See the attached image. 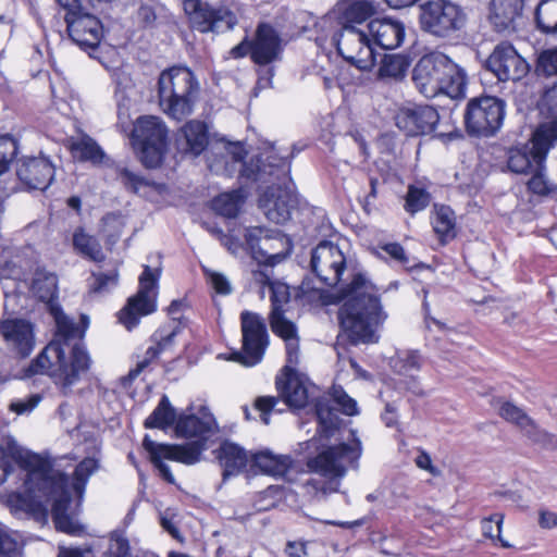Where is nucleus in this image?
Masks as SVG:
<instances>
[{
  "label": "nucleus",
  "mask_w": 557,
  "mask_h": 557,
  "mask_svg": "<svg viewBox=\"0 0 557 557\" xmlns=\"http://www.w3.org/2000/svg\"><path fill=\"white\" fill-rule=\"evenodd\" d=\"M15 465L27 472L25 485L34 500L32 510L37 518L46 521L50 506L57 530L72 535L81 534L83 528L67 515V511L73 502L76 507L81 506L88 480L99 468L98 460L91 457L85 458L69 478L53 468L54 461L49 457L22 447L11 437L2 438L0 441V485L13 472Z\"/></svg>",
  "instance_id": "1"
},
{
  "label": "nucleus",
  "mask_w": 557,
  "mask_h": 557,
  "mask_svg": "<svg viewBox=\"0 0 557 557\" xmlns=\"http://www.w3.org/2000/svg\"><path fill=\"white\" fill-rule=\"evenodd\" d=\"M145 428L159 429L175 437L191 440L185 445H169L158 444L145 436L144 447L150 454L151 461L160 475L169 483H174L175 479L163 459L194 465L200 460L202 450L222 440L226 434L218 426L215 420H145Z\"/></svg>",
  "instance_id": "2"
},
{
  "label": "nucleus",
  "mask_w": 557,
  "mask_h": 557,
  "mask_svg": "<svg viewBox=\"0 0 557 557\" xmlns=\"http://www.w3.org/2000/svg\"><path fill=\"white\" fill-rule=\"evenodd\" d=\"M341 325L352 344L375 343L376 332L387 319L377 287L362 273L352 276L342 290Z\"/></svg>",
  "instance_id": "3"
},
{
  "label": "nucleus",
  "mask_w": 557,
  "mask_h": 557,
  "mask_svg": "<svg viewBox=\"0 0 557 557\" xmlns=\"http://www.w3.org/2000/svg\"><path fill=\"white\" fill-rule=\"evenodd\" d=\"M57 324L55 338L32 362L28 375L48 374L63 385L73 384L90 367V358L81 344L70 345L77 332L75 324L62 312L60 306L49 310Z\"/></svg>",
  "instance_id": "4"
},
{
  "label": "nucleus",
  "mask_w": 557,
  "mask_h": 557,
  "mask_svg": "<svg viewBox=\"0 0 557 557\" xmlns=\"http://www.w3.org/2000/svg\"><path fill=\"white\" fill-rule=\"evenodd\" d=\"M317 435L311 440L319 443L320 451L307 460L309 471L331 480L343 479L350 467L361 457V442L354 432L341 426V420H317Z\"/></svg>",
  "instance_id": "5"
},
{
  "label": "nucleus",
  "mask_w": 557,
  "mask_h": 557,
  "mask_svg": "<svg viewBox=\"0 0 557 557\" xmlns=\"http://www.w3.org/2000/svg\"><path fill=\"white\" fill-rule=\"evenodd\" d=\"M276 388L283 400L273 396H260L255 400V408L261 416L281 414L289 407L294 414L300 410L313 412L315 418H325L330 413L329 399L315 385L302 381L296 373H284L276 377Z\"/></svg>",
  "instance_id": "6"
},
{
  "label": "nucleus",
  "mask_w": 557,
  "mask_h": 557,
  "mask_svg": "<svg viewBox=\"0 0 557 557\" xmlns=\"http://www.w3.org/2000/svg\"><path fill=\"white\" fill-rule=\"evenodd\" d=\"M412 79L426 98L443 94L455 99L465 95V71L441 52L423 55L413 67Z\"/></svg>",
  "instance_id": "7"
},
{
  "label": "nucleus",
  "mask_w": 557,
  "mask_h": 557,
  "mask_svg": "<svg viewBox=\"0 0 557 557\" xmlns=\"http://www.w3.org/2000/svg\"><path fill=\"white\" fill-rule=\"evenodd\" d=\"M198 89V83L187 67L165 70L158 81L160 108L170 117L181 121L193 113Z\"/></svg>",
  "instance_id": "8"
},
{
  "label": "nucleus",
  "mask_w": 557,
  "mask_h": 557,
  "mask_svg": "<svg viewBox=\"0 0 557 557\" xmlns=\"http://www.w3.org/2000/svg\"><path fill=\"white\" fill-rule=\"evenodd\" d=\"M420 9L421 28L434 37L450 38L467 23L463 9L450 0H429Z\"/></svg>",
  "instance_id": "9"
},
{
  "label": "nucleus",
  "mask_w": 557,
  "mask_h": 557,
  "mask_svg": "<svg viewBox=\"0 0 557 557\" xmlns=\"http://www.w3.org/2000/svg\"><path fill=\"white\" fill-rule=\"evenodd\" d=\"M133 143L139 151V158L146 168H157L168 144V128L164 122L153 115L141 116L133 129Z\"/></svg>",
  "instance_id": "10"
},
{
  "label": "nucleus",
  "mask_w": 557,
  "mask_h": 557,
  "mask_svg": "<svg viewBox=\"0 0 557 557\" xmlns=\"http://www.w3.org/2000/svg\"><path fill=\"white\" fill-rule=\"evenodd\" d=\"M505 101L493 96L472 98L465 111V124L468 134L478 137L495 135L505 117Z\"/></svg>",
  "instance_id": "11"
},
{
  "label": "nucleus",
  "mask_w": 557,
  "mask_h": 557,
  "mask_svg": "<svg viewBox=\"0 0 557 557\" xmlns=\"http://www.w3.org/2000/svg\"><path fill=\"white\" fill-rule=\"evenodd\" d=\"M240 327L243 351L233 352L230 359L246 367L256 366L262 360L269 346L265 321L260 314L245 310L240 313Z\"/></svg>",
  "instance_id": "12"
},
{
  "label": "nucleus",
  "mask_w": 557,
  "mask_h": 557,
  "mask_svg": "<svg viewBox=\"0 0 557 557\" xmlns=\"http://www.w3.org/2000/svg\"><path fill=\"white\" fill-rule=\"evenodd\" d=\"M159 274V270H152L149 265H145L139 276L138 292L128 298L127 304L119 312V321L128 331L137 326L141 317L156 311Z\"/></svg>",
  "instance_id": "13"
},
{
  "label": "nucleus",
  "mask_w": 557,
  "mask_h": 557,
  "mask_svg": "<svg viewBox=\"0 0 557 557\" xmlns=\"http://www.w3.org/2000/svg\"><path fill=\"white\" fill-rule=\"evenodd\" d=\"M183 5L193 28L200 33L225 32L237 24L235 13L224 4H213L206 0H185Z\"/></svg>",
  "instance_id": "14"
},
{
  "label": "nucleus",
  "mask_w": 557,
  "mask_h": 557,
  "mask_svg": "<svg viewBox=\"0 0 557 557\" xmlns=\"http://www.w3.org/2000/svg\"><path fill=\"white\" fill-rule=\"evenodd\" d=\"M338 53L361 71H369L375 64V54L369 32L356 25L343 26L334 36Z\"/></svg>",
  "instance_id": "15"
},
{
  "label": "nucleus",
  "mask_w": 557,
  "mask_h": 557,
  "mask_svg": "<svg viewBox=\"0 0 557 557\" xmlns=\"http://www.w3.org/2000/svg\"><path fill=\"white\" fill-rule=\"evenodd\" d=\"M556 138L555 127L541 125L536 129L535 168L529 173L532 176L527 183L528 189L534 195L549 197L557 193V185L548 177L545 166L546 154L553 147Z\"/></svg>",
  "instance_id": "16"
},
{
  "label": "nucleus",
  "mask_w": 557,
  "mask_h": 557,
  "mask_svg": "<svg viewBox=\"0 0 557 557\" xmlns=\"http://www.w3.org/2000/svg\"><path fill=\"white\" fill-rule=\"evenodd\" d=\"M485 67L498 81H520L528 75L530 65L508 41L496 45L485 61Z\"/></svg>",
  "instance_id": "17"
},
{
  "label": "nucleus",
  "mask_w": 557,
  "mask_h": 557,
  "mask_svg": "<svg viewBox=\"0 0 557 557\" xmlns=\"http://www.w3.org/2000/svg\"><path fill=\"white\" fill-rule=\"evenodd\" d=\"M345 265L344 253L332 243L322 242L312 250L311 270L326 286H335L339 283Z\"/></svg>",
  "instance_id": "18"
},
{
  "label": "nucleus",
  "mask_w": 557,
  "mask_h": 557,
  "mask_svg": "<svg viewBox=\"0 0 557 557\" xmlns=\"http://www.w3.org/2000/svg\"><path fill=\"white\" fill-rule=\"evenodd\" d=\"M0 345L16 357L25 358L34 349V329L24 319H8L0 322Z\"/></svg>",
  "instance_id": "19"
},
{
  "label": "nucleus",
  "mask_w": 557,
  "mask_h": 557,
  "mask_svg": "<svg viewBox=\"0 0 557 557\" xmlns=\"http://www.w3.org/2000/svg\"><path fill=\"white\" fill-rule=\"evenodd\" d=\"M440 122V114L432 106H413L400 109L396 116V126L407 136H420L432 133Z\"/></svg>",
  "instance_id": "20"
},
{
  "label": "nucleus",
  "mask_w": 557,
  "mask_h": 557,
  "mask_svg": "<svg viewBox=\"0 0 557 557\" xmlns=\"http://www.w3.org/2000/svg\"><path fill=\"white\" fill-rule=\"evenodd\" d=\"M70 38L81 48H96L103 36L100 20L86 10L64 15Z\"/></svg>",
  "instance_id": "21"
},
{
  "label": "nucleus",
  "mask_w": 557,
  "mask_h": 557,
  "mask_svg": "<svg viewBox=\"0 0 557 557\" xmlns=\"http://www.w3.org/2000/svg\"><path fill=\"white\" fill-rule=\"evenodd\" d=\"M16 175L28 189H47L54 177V166L46 158H25L17 162Z\"/></svg>",
  "instance_id": "22"
},
{
  "label": "nucleus",
  "mask_w": 557,
  "mask_h": 557,
  "mask_svg": "<svg viewBox=\"0 0 557 557\" xmlns=\"http://www.w3.org/2000/svg\"><path fill=\"white\" fill-rule=\"evenodd\" d=\"M367 30L372 40L383 49L398 48L405 38V25L398 20L391 17L374 18L367 26Z\"/></svg>",
  "instance_id": "23"
},
{
  "label": "nucleus",
  "mask_w": 557,
  "mask_h": 557,
  "mask_svg": "<svg viewBox=\"0 0 557 557\" xmlns=\"http://www.w3.org/2000/svg\"><path fill=\"white\" fill-rule=\"evenodd\" d=\"M182 332L180 323L173 321L172 323L160 326L151 336V345L147 348L145 357L138 362L137 368L129 372V376L138 375L152 360L159 357L162 352L173 349L175 346V338Z\"/></svg>",
  "instance_id": "24"
},
{
  "label": "nucleus",
  "mask_w": 557,
  "mask_h": 557,
  "mask_svg": "<svg viewBox=\"0 0 557 557\" xmlns=\"http://www.w3.org/2000/svg\"><path fill=\"white\" fill-rule=\"evenodd\" d=\"M281 52V39L276 30L267 23H261L256 29L252 41L251 60L260 65L275 61Z\"/></svg>",
  "instance_id": "25"
},
{
  "label": "nucleus",
  "mask_w": 557,
  "mask_h": 557,
  "mask_svg": "<svg viewBox=\"0 0 557 557\" xmlns=\"http://www.w3.org/2000/svg\"><path fill=\"white\" fill-rule=\"evenodd\" d=\"M245 240L252 258L259 265L274 267L286 258L284 252L268 251L271 244V234L262 227H248L245 231Z\"/></svg>",
  "instance_id": "26"
},
{
  "label": "nucleus",
  "mask_w": 557,
  "mask_h": 557,
  "mask_svg": "<svg viewBox=\"0 0 557 557\" xmlns=\"http://www.w3.org/2000/svg\"><path fill=\"white\" fill-rule=\"evenodd\" d=\"M522 10L523 0H491L490 21L499 32L515 29Z\"/></svg>",
  "instance_id": "27"
},
{
  "label": "nucleus",
  "mask_w": 557,
  "mask_h": 557,
  "mask_svg": "<svg viewBox=\"0 0 557 557\" xmlns=\"http://www.w3.org/2000/svg\"><path fill=\"white\" fill-rule=\"evenodd\" d=\"M208 128L205 123L191 120L180 131L178 146L185 153L199 156L208 146Z\"/></svg>",
  "instance_id": "28"
},
{
  "label": "nucleus",
  "mask_w": 557,
  "mask_h": 557,
  "mask_svg": "<svg viewBox=\"0 0 557 557\" xmlns=\"http://www.w3.org/2000/svg\"><path fill=\"white\" fill-rule=\"evenodd\" d=\"M376 11L373 0H341L335 12L343 26L362 24Z\"/></svg>",
  "instance_id": "29"
},
{
  "label": "nucleus",
  "mask_w": 557,
  "mask_h": 557,
  "mask_svg": "<svg viewBox=\"0 0 557 557\" xmlns=\"http://www.w3.org/2000/svg\"><path fill=\"white\" fill-rule=\"evenodd\" d=\"M273 199L265 200L263 207L267 218L276 224H284L292 216V210L297 206V197L289 189H277L272 193Z\"/></svg>",
  "instance_id": "30"
},
{
  "label": "nucleus",
  "mask_w": 557,
  "mask_h": 557,
  "mask_svg": "<svg viewBox=\"0 0 557 557\" xmlns=\"http://www.w3.org/2000/svg\"><path fill=\"white\" fill-rule=\"evenodd\" d=\"M216 458L223 468V478L240 473L248 463V454L239 445L232 442H223L216 450Z\"/></svg>",
  "instance_id": "31"
},
{
  "label": "nucleus",
  "mask_w": 557,
  "mask_h": 557,
  "mask_svg": "<svg viewBox=\"0 0 557 557\" xmlns=\"http://www.w3.org/2000/svg\"><path fill=\"white\" fill-rule=\"evenodd\" d=\"M30 289L35 297L48 306L49 310L51 306H59L57 302L58 276L55 273L37 269L34 273Z\"/></svg>",
  "instance_id": "32"
},
{
  "label": "nucleus",
  "mask_w": 557,
  "mask_h": 557,
  "mask_svg": "<svg viewBox=\"0 0 557 557\" xmlns=\"http://www.w3.org/2000/svg\"><path fill=\"white\" fill-rule=\"evenodd\" d=\"M535 138L536 131L532 136L531 145L511 148L508 151L507 166L512 173L529 174L535 168Z\"/></svg>",
  "instance_id": "33"
},
{
  "label": "nucleus",
  "mask_w": 557,
  "mask_h": 557,
  "mask_svg": "<svg viewBox=\"0 0 557 557\" xmlns=\"http://www.w3.org/2000/svg\"><path fill=\"white\" fill-rule=\"evenodd\" d=\"M149 418H213V413L205 400L198 399L188 406L187 412L176 417L175 409L163 395Z\"/></svg>",
  "instance_id": "34"
},
{
  "label": "nucleus",
  "mask_w": 557,
  "mask_h": 557,
  "mask_svg": "<svg viewBox=\"0 0 557 557\" xmlns=\"http://www.w3.org/2000/svg\"><path fill=\"white\" fill-rule=\"evenodd\" d=\"M253 465L262 473L272 476H284L293 465V460L287 455H274L270 451H260L252 456Z\"/></svg>",
  "instance_id": "35"
},
{
  "label": "nucleus",
  "mask_w": 557,
  "mask_h": 557,
  "mask_svg": "<svg viewBox=\"0 0 557 557\" xmlns=\"http://www.w3.org/2000/svg\"><path fill=\"white\" fill-rule=\"evenodd\" d=\"M422 359L418 351H404L399 354L393 360L394 370L400 374L411 379V385L409 388L418 394L420 393V387L418 382L414 379V374L421 369Z\"/></svg>",
  "instance_id": "36"
},
{
  "label": "nucleus",
  "mask_w": 557,
  "mask_h": 557,
  "mask_svg": "<svg viewBox=\"0 0 557 557\" xmlns=\"http://www.w3.org/2000/svg\"><path fill=\"white\" fill-rule=\"evenodd\" d=\"M70 149L74 158L81 161H89L94 164L101 163L106 157L101 147L87 135L72 139Z\"/></svg>",
  "instance_id": "37"
},
{
  "label": "nucleus",
  "mask_w": 557,
  "mask_h": 557,
  "mask_svg": "<svg viewBox=\"0 0 557 557\" xmlns=\"http://www.w3.org/2000/svg\"><path fill=\"white\" fill-rule=\"evenodd\" d=\"M73 246L79 255L91 261L102 262L106 259L99 242L83 228H77L74 232Z\"/></svg>",
  "instance_id": "38"
},
{
  "label": "nucleus",
  "mask_w": 557,
  "mask_h": 557,
  "mask_svg": "<svg viewBox=\"0 0 557 557\" xmlns=\"http://www.w3.org/2000/svg\"><path fill=\"white\" fill-rule=\"evenodd\" d=\"M329 399L330 413L325 418H333V410L354 417L360 413L357 401L351 398L342 387H334L331 395H325ZM336 418V416H334Z\"/></svg>",
  "instance_id": "39"
},
{
  "label": "nucleus",
  "mask_w": 557,
  "mask_h": 557,
  "mask_svg": "<svg viewBox=\"0 0 557 557\" xmlns=\"http://www.w3.org/2000/svg\"><path fill=\"white\" fill-rule=\"evenodd\" d=\"M409 67V61L401 54H385L381 61L377 75L382 79H403Z\"/></svg>",
  "instance_id": "40"
},
{
  "label": "nucleus",
  "mask_w": 557,
  "mask_h": 557,
  "mask_svg": "<svg viewBox=\"0 0 557 557\" xmlns=\"http://www.w3.org/2000/svg\"><path fill=\"white\" fill-rule=\"evenodd\" d=\"M539 28L545 34H557V0H541L535 9Z\"/></svg>",
  "instance_id": "41"
},
{
  "label": "nucleus",
  "mask_w": 557,
  "mask_h": 557,
  "mask_svg": "<svg viewBox=\"0 0 557 557\" xmlns=\"http://www.w3.org/2000/svg\"><path fill=\"white\" fill-rule=\"evenodd\" d=\"M432 224L434 232L443 242L450 240L456 236V218L450 208L444 206L437 208Z\"/></svg>",
  "instance_id": "42"
},
{
  "label": "nucleus",
  "mask_w": 557,
  "mask_h": 557,
  "mask_svg": "<svg viewBox=\"0 0 557 557\" xmlns=\"http://www.w3.org/2000/svg\"><path fill=\"white\" fill-rule=\"evenodd\" d=\"M244 203V196L240 190L223 193L212 200V209L225 218L237 216Z\"/></svg>",
  "instance_id": "43"
},
{
  "label": "nucleus",
  "mask_w": 557,
  "mask_h": 557,
  "mask_svg": "<svg viewBox=\"0 0 557 557\" xmlns=\"http://www.w3.org/2000/svg\"><path fill=\"white\" fill-rule=\"evenodd\" d=\"M504 518L503 513L496 512L482 519L481 530L484 537L491 540L493 543L499 542L504 548H510L511 544L500 536Z\"/></svg>",
  "instance_id": "44"
},
{
  "label": "nucleus",
  "mask_w": 557,
  "mask_h": 557,
  "mask_svg": "<svg viewBox=\"0 0 557 557\" xmlns=\"http://www.w3.org/2000/svg\"><path fill=\"white\" fill-rule=\"evenodd\" d=\"M269 321L272 332L284 342L298 337L295 323L285 318L284 311H271Z\"/></svg>",
  "instance_id": "45"
},
{
  "label": "nucleus",
  "mask_w": 557,
  "mask_h": 557,
  "mask_svg": "<svg viewBox=\"0 0 557 557\" xmlns=\"http://www.w3.org/2000/svg\"><path fill=\"white\" fill-rule=\"evenodd\" d=\"M124 227V220L121 214L108 213L101 219L100 233L108 245H114L120 238Z\"/></svg>",
  "instance_id": "46"
},
{
  "label": "nucleus",
  "mask_w": 557,
  "mask_h": 557,
  "mask_svg": "<svg viewBox=\"0 0 557 557\" xmlns=\"http://www.w3.org/2000/svg\"><path fill=\"white\" fill-rule=\"evenodd\" d=\"M18 152L17 141L10 135L0 137V177L10 169Z\"/></svg>",
  "instance_id": "47"
},
{
  "label": "nucleus",
  "mask_w": 557,
  "mask_h": 557,
  "mask_svg": "<svg viewBox=\"0 0 557 557\" xmlns=\"http://www.w3.org/2000/svg\"><path fill=\"white\" fill-rule=\"evenodd\" d=\"M430 203L429 193L416 186H409L405 198V210L414 214L428 207Z\"/></svg>",
  "instance_id": "48"
},
{
  "label": "nucleus",
  "mask_w": 557,
  "mask_h": 557,
  "mask_svg": "<svg viewBox=\"0 0 557 557\" xmlns=\"http://www.w3.org/2000/svg\"><path fill=\"white\" fill-rule=\"evenodd\" d=\"M535 72L537 75H557V47L543 50L537 58Z\"/></svg>",
  "instance_id": "49"
},
{
  "label": "nucleus",
  "mask_w": 557,
  "mask_h": 557,
  "mask_svg": "<svg viewBox=\"0 0 557 557\" xmlns=\"http://www.w3.org/2000/svg\"><path fill=\"white\" fill-rule=\"evenodd\" d=\"M0 557H24L22 544L4 529H0Z\"/></svg>",
  "instance_id": "50"
},
{
  "label": "nucleus",
  "mask_w": 557,
  "mask_h": 557,
  "mask_svg": "<svg viewBox=\"0 0 557 557\" xmlns=\"http://www.w3.org/2000/svg\"><path fill=\"white\" fill-rule=\"evenodd\" d=\"M271 290V311H283V306L289 300V288L282 282L274 281L269 287Z\"/></svg>",
  "instance_id": "51"
},
{
  "label": "nucleus",
  "mask_w": 557,
  "mask_h": 557,
  "mask_svg": "<svg viewBox=\"0 0 557 557\" xmlns=\"http://www.w3.org/2000/svg\"><path fill=\"white\" fill-rule=\"evenodd\" d=\"M94 283L91 284V292L103 293L117 284V271L112 270L108 273H94Z\"/></svg>",
  "instance_id": "52"
},
{
  "label": "nucleus",
  "mask_w": 557,
  "mask_h": 557,
  "mask_svg": "<svg viewBox=\"0 0 557 557\" xmlns=\"http://www.w3.org/2000/svg\"><path fill=\"white\" fill-rule=\"evenodd\" d=\"M108 553L110 557H127L129 555L127 539L121 533L113 532L110 536Z\"/></svg>",
  "instance_id": "53"
},
{
  "label": "nucleus",
  "mask_w": 557,
  "mask_h": 557,
  "mask_svg": "<svg viewBox=\"0 0 557 557\" xmlns=\"http://www.w3.org/2000/svg\"><path fill=\"white\" fill-rule=\"evenodd\" d=\"M117 178L127 189L132 190L133 193H137L141 186L147 184L144 177L129 171L126 168L117 169Z\"/></svg>",
  "instance_id": "54"
},
{
  "label": "nucleus",
  "mask_w": 557,
  "mask_h": 557,
  "mask_svg": "<svg viewBox=\"0 0 557 557\" xmlns=\"http://www.w3.org/2000/svg\"><path fill=\"white\" fill-rule=\"evenodd\" d=\"M374 252L377 256H381V252H385L391 259H393L399 263H403V264L408 262L406 252H405L403 246L398 243L380 244L374 249Z\"/></svg>",
  "instance_id": "55"
},
{
  "label": "nucleus",
  "mask_w": 557,
  "mask_h": 557,
  "mask_svg": "<svg viewBox=\"0 0 557 557\" xmlns=\"http://www.w3.org/2000/svg\"><path fill=\"white\" fill-rule=\"evenodd\" d=\"M491 404L495 409H497V413L503 418H527V414L523 413L519 407L509 401L497 398L493 399Z\"/></svg>",
  "instance_id": "56"
},
{
  "label": "nucleus",
  "mask_w": 557,
  "mask_h": 557,
  "mask_svg": "<svg viewBox=\"0 0 557 557\" xmlns=\"http://www.w3.org/2000/svg\"><path fill=\"white\" fill-rule=\"evenodd\" d=\"M207 278L213 289L222 295H227L232 292L228 280L221 273L214 271H206Z\"/></svg>",
  "instance_id": "57"
},
{
  "label": "nucleus",
  "mask_w": 557,
  "mask_h": 557,
  "mask_svg": "<svg viewBox=\"0 0 557 557\" xmlns=\"http://www.w3.org/2000/svg\"><path fill=\"white\" fill-rule=\"evenodd\" d=\"M413 461L419 469L426 471L432 476L441 475V470L433 465L431 456L425 450L419 449Z\"/></svg>",
  "instance_id": "58"
},
{
  "label": "nucleus",
  "mask_w": 557,
  "mask_h": 557,
  "mask_svg": "<svg viewBox=\"0 0 557 557\" xmlns=\"http://www.w3.org/2000/svg\"><path fill=\"white\" fill-rule=\"evenodd\" d=\"M287 364L284 368L285 373H294L292 367L299 363V337L285 342Z\"/></svg>",
  "instance_id": "59"
},
{
  "label": "nucleus",
  "mask_w": 557,
  "mask_h": 557,
  "mask_svg": "<svg viewBox=\"0 0 557 557\" xmlns=\"http://www.w3.org/2000/svg\"><path fill=\"white\" fill-rule=\"evenodd\" d=\"M136 16L144 27H151L157 20L156 8L152 4H141Z\"/></svg>",
  "instance_id": "60"
},
{
  "label": "nucleus",
  "mask_w": 557,
  "mask_h": 557,
  "mask_svg": "<svg viewBox=\"0 0 557 557\" xmlns=\"http://www.w3.org/2000/svg\"><path fill=\"white\" fill-rule=\"evenodd\" d=\"M307 542L302 540L288 541L284 547L287 557H308Z\"/></svg>",
  "instance_id": "61"
},
{
  "label": "nucleus",
  "mask_w": 557,
  "mask_h": 557,
  "mask_svg": "<svg viewBox=\"0 0 557 557\" xmlns=\"http://www.w3.org/2000/svg\"><path fill=\"white\" fill-rule=\"evenodd\" d=\"M518 425L523 430L527 436H529L534 442H545L546 441V434L544 432L537 431L533 420H517Z\"/></svg>",
  "instance_id": "62"
},
{
  "label": "nucleus",
  "mask_w": 557,
  "mask_h": 557,
  "mask_svg": "<svg viewBox=\"0 0 557 557\" xmlns=\"http://www.w3.org/2000/svg\"><path fill=\"white\" fill-rule=\"evenodd\" d=\"M58 557H94L91 546L66 547L59 546Z\"/></svg>",
  "instance_id": "63"
},
{
  "label": "nucleus",
  "mask_w": 557,
  "mask_h": 557,
  "mask_svg": "<svg viewBox=\"0 0 557 557\" xmlns=\"http://www.w3.org/2000/svg\"><path fill=\"white\" fill-rule=\"evenodd\" d=\"M539 525L542 529L552 530L557 528V512L542 509L539 511Z\"/></svg>",
  "instance_id": "64"
}]
</instances>
